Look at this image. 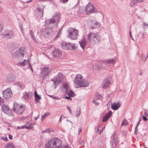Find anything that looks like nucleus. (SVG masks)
Instances as JSON below:
<instances>
[{
    "mask_svg": "<svg viewBox=\"0 0 148 148\" xmlns=\"http://www.w3.org/2000/svg\"><path fill=\"white\" fill-rule=\"evenodd\" d=\"M34 95L35 101L39 102V101L41 99V97L37 94L36 91H35Z\"/></svg>",
    "mask_w": 148,
    "mask_h": 148,
    "instance_id": "nucleus-25",
    "label": "nucleus"
},
{
    "mask_svg": "<svg viewBox=\"0 0 148 148\" xmlns=\"http://www.w3.org/2000/svg\"><path fill=\"white\" fill-rule=\"evenodd\" d=\"M30 34L31 38L33 39L34 41L35 42L36 40V39L35 38L34 36L33 32L32 30H31L30 31Z\"/></svg>",
    "mask_w": 148,
    "mask_h": 148,
    "instance_id": "nucleus-37",
    "label": "nucleus"
},
{
    "mask_svg": "<svg viewBox=\"0 0 148 148\" xmlns=\"http://www.w3.org/2000/svg\"><path fill=\"white\" fill-rule=\"evenodd\" d=\"M28 61L26 60H25L23 62H19L18 63V65L22 66H24L28 62Z\"/></svg>",
    "mask_w": 148,
    "mask_h": 148,
    "instance_id": "nucleus-30",
    "label": "nucleus"
},
{
    "mask_svg": "<svg viewBox=\"0 0 148 148\" xmlns=\"http://www.w3.org/2000/svg\"><path fill=\"white\" fill-rule=\"evenodd\" d=\"M53 138L50 139L45 144V148H55V144L54 145L53 143Z\"/></svg>",
    "mask_w": 148,
    "mask_h": 148,
    "instance_id": "nucleus-19",
    "label": "nucleus"
},
{
    "mask_svg": "<svg viewBox=\"0 0 148 148\" xmlns=\"http://www.w3.org/2000/svg\"><path fill=\"white\" fill-rule=\"evenodd\" d=\"M140 119H141V117H140V118L139 120V121H138V122L137 123V125H136V127H135V128H136H136H137V127H138V125H139V123H140Z\"/></svg>",
    "mask_w": 148,
    "mask_h": 148,
    "instance_id": "nucleus-57",
    "label": "nucleus"
},
{
    "mask_svg": "<svg viewBox=\"0 0 148 148\" xmlns=\"http://www.w3.org/2000/svg\"><path fill=\"white\" fill-rule=\"evenodd\" d=\"M50 132H51V131H50V129H46L45 130L42 131L41 132V133H49Z\"/></svg>",
    "mask_w": 148,
    "mask_h": 148,
    "instance_id": "nucleus-40",
    "label": "nucleus"
},
{
    "mask_svg": "<svg viewBox=\"0 0 148 148\" xmlns=\"http://www.w3.org/2000/svg\"><path fill=\"white\" fill-rule=\"evenodd\" d=\"M46 28L42 29V32L41 33V35L44 36H47L49 34L50 32L52 30V28L51 26L47 25L45 26Z\"/></svg>",
    "mask_w": 148,
    "mask_h": 148,
    "instance_id": "nucleus-10",
    "label": "nucleus"
},
{
    "mask_svg": "<svg viewBox=\"0 0 148 148\" xmlns=\"http://www.w3.org/2000/svg\"><path fill=\"white\" fill-rule=\"evenodd\" d=\"M15 76L14 75H9L7 78L6 81L8 82H13L15 79Z\"/></svg>",
    "mask_w": 148,
    "mask_h": 148,
    "instance_id": "nucleus-22",
    "label": "nucleus"
},
{
    "mask_svg": "<svg viewBox=\"0 0 148 148\" xmlns=\"http://www.w3.org/2000/svg\"><path fill=\"white\" fill-rule=\"evenodd\" d=\"M128 125V121L125 119L122 122L121 126L123 125Z\"/></svg>",
    "mask_w": 148,
    "mask_h": 148,
    "instance_id": "nucleus-35",
    "label": "nucleus"
},
{
    "mask_svg": "<svg viewBox=\"0 0 148 148\" xmlns=\"http://www.w3.org/2000/svg\"><path fill=\"white\" fill-rule=\"evenodd\" d=\"M64 87L65 88H68V85L67 84H64L63 85Z\"/></svg>",
    "mask_w": 148,
    "mask_h": 148,
    "instance_id": "nucleus-59",
    "label": "nucleus"
},
{
    "mask_svg": "<svg viewBox=\"0 0 148 148\" xmlns=\"http://www.w3.org/2000/svg\"><path fill=\"white\" fill-rule=\"evenodd\" d=\"M101 95H99L98 94H97L95 96V99L97 100H101Z\"/></svg>",
    "mask_w": 148,
    "mask_h": 148,
    "instance_id": "nucleus-38",
    "label": "nucleus"
},
{
    "mask_svg": "<svg viewBox=\"0 0 148 148\" xmlns=\"http://www.w3.org/2000/svg\"><path fill=\"white\" fill-rule=\"evenodd\" d=\"M112 111H109L106 114L105 116L109 119L110 116L112 115Z\"/></svg>",
    "mask_w": 148,
    "mask_h": 148,
    "instance_id": "nucleus-34",
    "label": "nucleus"
},
{
    "mask_svg": "<svg viewBox=\"0 0 148 148\" xmlns=\"http://www.w3.org/2000/svg\"><path fill=\"white\" fill-rule=\"evenodd\" d=\"M26 53V49L23 47L21 48L19 50L13 53L12 56L16 59L22 58L24 57V54Z\"/></svg>",
    "mask_w": 148,
    "mask_h": 148,
    "instance_id": "nucleus-4",
    "label": "nucleus"
},
{
    "mask_svg": "<svg viewBox=\"0 0 148 148\" xmlns=\"http://www.w3.org/2000/svg\"><path fill=\"white\" fill-rule=\"evenodd\" d=\"M92 102L93 103L95 104V105L96 106L99 105V103L96 102L95 101V100H93L92 101Z\"/></svg>",
    "mask_w": 148,
    "mask_h": 148,
    "instance_id": "nucleus-48",
    "label": "nucleus"
},
{
    "mask_svg": "<svg viewBox=\"0 0 148 148\" xmlns=\"http://www.w3.org/2000/svg\"><path fill=\"white\" fill-rule=\"evenodd\" d=\"M110 83V80L108 78H105L102 82V87L104 89H106L108 87Z\"/></svg>",
    "mask_w": 148,
    "mask_h": 148,
    "instance_id": "nucleus-14",
    "label": "nucleus"
},
{
    "mask_svg": "<svg viewBox=\"0 0 148 148\" xmlns=\"http://www.w3.org/2000/svg\"><path fill=\"white\" fill-rule=\"evenodd\" d=\"M33 93L31 92H27L26 91L23 93V97L26 100L30 99L32 97Z\"/></svg>",
    "mask_w": 148,
    "mask_h": 148,
    "instance_id": "nucleus-15",
    "label": "nucleus"
},
{
    "mask_svg": "<svg viewBox=\"0 0 148 148\" xmlns=\"http://www.w3.org/2000/svg\"><path fill=\"white\" fill-rule=\"evenodd\" d=\"M115 60L114 59H112L110 60H105L104 61V62L106 64H114V63L115 62Z\"/></svg>",
    "mask_w": 148,
    "mask_h": 148,
    "instance_id": "nucleus-26",
    "label": "nucleus"
},
{
    "mask_svg": "<svg viewBox=\"0 0 148 148\" xmlns=\"http://www.w3.org/2000/svg\"><path fill=\"white\" fill-rule=\"evenodd\" d=\"M71 97H69V96L68 97L66 96L64 98L68 100H71L72 99L71 98Z\"/></svg>",
    "mask_w": 148,
    "mask_h": 148,
    "instance_id": "nucleus-55",
    "label": "nucleus"
},
{
    "mask_svg": "<svg viewBox=\"0 0 148 148\" xmlns=\"http://www.w3.org/2000/svg\"><path fill=\"white\" fill-rule=\"evenodd\" d=\"M127 132L125 130H123L122 132V134H123V135H124L125 136H126V134Z\"/></svg>",
    "mask_w": 148,
    "mask_h": 148,
    "instance_id": "nucleus-53",
    "label": "nucleus"
},
{
    "mask_svg": "<svg viewBox=\"0 0 148 148\" xmlns=\"http://www.w3.org/2000/svg\"><path fill=\"white\" fill-rule=\"evenodd\" d=\"M25 110V108L22 105H20L16 102H14L13 108V111L17 114H21Z\"/></svg>",
    "mask_w": 148,
    "mask_h": 148,
    "instance_id": "nucleus-5",
    "label": "nucleus"
},
{
    "mask_svg": "<svg viewBox=\"0 0 148 148\" xmlns=\"http://www.w3.org/2000/svg\"><path fill=\"white\" fill-rule=\"evenodd\" d=\"M143 120L145 121H146L148 119L144 115H143Z\"/></svg>",
    "mask_w": 148,
    "mask_h": 148,
    "instance_id": "nucleus-50",
    "label": "nucleus"
},
{
    "mask_svg": "<svg viewBox=\"0 0 148 148\" xmlns=\"http://www.w3.org/2000/svg\"><path fill=\"white\" fill-rule=\"evenodd\" d=\"M62 80V74H59L57 75L56 78V81L54 82V84L55 85H58L61 82Z\"/></svg>",
    "mask_w": 148,
    "mask_h": 148,
    "instance_id": "nucleus-20",
    "label": "nucleus"
},
{
    "mask_svg": "<svg viewBox=\"0 0 148 148\" xmlns=\"http://www.w3.org/2000/svg\"><path fill=\"white\" fill-rule=\"evenodd\" d=\"M18 129H21L26 128L27 129H31L33 128V127L32 126H25V125H23L22 127L18 126L17 127Z\"/></svg>",
    "mask_w": 148,
    "mask_h": 148,
    "instance_id": "nucleus-28",
    "label": "nucleus"
},
{
    "mask_svg": "<svg viewBox=\"0 0 148 148\" xmlns=\"http://www.w3.org/2000/svg\"><path fill=\"white\" fill-rule=\"evenodd\" d=\"M78 143L80 145H82V146H84L85 144L84 141L81 140H78Z\"/></svg>",
    "mask_w": 148,
    "mask_h": 148,
    "instance_id": "nucleus-39",
    "label": "nucleus"
},
{
    "mask_svg": "<svg viewBox=\"0 0 148 148\" xmlns=\"http://www.w3.org/2000/svg\"><path fill=\"white\" fill-rule=\"evenodd\" d=\"M88 39L94 44H97L99 43L101 38L98 33L94 34L90 32L88 35Z\"/></svg>",
    "mask_w": 148,
    "mask_h": 148,
    "instance_id": "nucleus-3",
    "label": "nucleus"
},
{
    "mask_svg": "<svg viewBox=\"0 0 148 148\" xmlns=\"http://www.w3.org/2000/svg\"><path fill=\"white\" fill-rule=\"evenodd\" d=\"M61 45L62 48L64 50H67L73 51L76 49L77 46L75 44H73L71 43L62 42Z\"/></svg>",
    "mask_w": 148,
    "mask_h": 148,
    "instance_id": "nucleus-6",
    "label": "nucleus"
},
{
    "mask_svg": "<svg viewBox=\"0 0 148 148\" xmlns=\"http://www.w3.org/2000/svg\"><path fill=\"white\" fill-rule=\"evenodd\" d=\"M113 138V140L114 141V142L115 146H116L118 144V140L117 138L114 137V135Z\"/></svg>",
    "mask_w": 148,
    "mask_h": 148,
    "instance_id": "nucleus-36",
    "label": "nucleus"
},
{
    "mask_svg": "<svg viewBox=\"0 0 148 148\" xmlns=\"http://www.w3.org/2000/svg\"><path fill=\"white\" fill-rule=\"evenodd\" d=\"M61 33H59L57 32L56 36V37L55 38V39H56L60 37V35H61Z\"/></svg>",
    "mask_w": 148,
    "mask_h": 148,
    "instance_id": "nucleus-43",
    "label": "nucleus"
},
{
    "mask_svg": "<svg viewBox=\"0 0 148 148\" xmlns=\"http://www.w3.org/2000/svg\"><path fill=\"white\" fill-rule=\"evenodd\" d=\"M2 111L4 113L8 114L10 116H13L12 110L7 105L3 104L2 107Z\"/></svg>",
    "mask_w": 148,
    "mask_h": 148,
    "instance_id": "nucleus-9",
    "label": "nucleus"
},
{
    "mask_svg": "<svg viewBox=\"0 0 148 148\" xmlns=\"http://www.w3.org/2000/svg\"><path fill=\"white\" fill-rule=\"evenodd\" d=\"M102 130H99L98 128L97 129V131L98 132V134H101Z\"/></svg>",
    "mask_w": 148,
    "mask_h": 148,
    "instance_id": "nucleus-56",
    "label": "nucleus"
},
{
    "mask_svg": "<svg viewBox=\"0 0 148 148\" xmlns=\"http://www.w3.org/2000/svg\"><path fill=\"white\" fill-rule=\"evenodd\" d=\"M16 84H17V85L18 86H19L21 88H22L23 86L20 83V82H18V83H16Z\"/></svg>",
    "mask_w": 148,
    "mask_h": 148,
    "instance_id": "nucleus-47",
    "label": "nucleus"
},
{
    "mask_svg": "<svg viewBox=\"0 0 148 148\" xmlns=\"http://www.w3.org/2000/svg\"><path fill=\"white\" fill-rule=\"evenodd\" d=\"M3 97L5 100H8L11 97L12 93L10 90L7 89L3 92Z\"/></svg>",
    "mask_w": 148,
    "mask_h": 148,
    "instance_id": "nucleus-11",
    "label": "nucleus"
},
{
    "mask_svg": "<svg viewBox=\"0 0 148 148\" xmlns=\"http://www.w3.org/2000/svg\"><path fill=\"white\" fill-rule=\"evenodd\" d=\"M53 55L55 58H60L62 54L61 51L58 49H55L52 51Z\"/></svg>",
    "mask_w": 148,
    "mask_h": 148,
    "instance_id": "nucleus-16",
    "label": "nucleus"
},
{
    "mask_svg": "<svg viewBox=\"0 0 148 148\" xmlns=\"http://www.w3.org/2000/svg\"><path fill=\"white\" fill-rule=\"evenodd\" d=\"M69 97H73L75 96L74 93L71 90H70L69 92L67 93Z\"/></svg>",
    "mask_w": 148,
    "mask_h": 148,
    "instance_id": "nucleus-29",
    "label": "nucleus"
},
{
    "mask_svg": "<svg viewBox=\"0 0 148 148\" xmlns=\"http://www.w3.org/2000/svg\"><path fill=\"white\" fill-rule=\"evenodd\" d=\"M60 14L58 13H56L51 19L46 20L45 22V26L50 25L53 23H56L57 24L56 26L57 25L58 23L59 22L60 19Z\"/></svg>",
    "mask_w": 148,
    "mask_h": 148,
    "instance_id": "nucleus-2",
    "label": "nucleus"
},
{
    "mask_svg": "<svg viewBox=\"0 0 148 148\" xmlns=\"http://www.w3.org/2000/svg\"><path fill=\"white\" fill-rule=\"evenodd\" d=\"M69 0H60V1L64 4L66 3Z\"/></svg>",
    "mask_w": 148,
    "mask_h": 148,
    "instance_id": "nucleus-45",
    "label": "nucleus"
},
{
    "mask_svg": "<svg viewBox=\"0 0 148 148\" xmlns=\"http://www.w3.org/2000/svg\"><path fill=\"white\" fill-rule=\"evenodd\" d=\"M137 3L143 2L144 0H136Z\"/></svg>",
    "mask_w": 148,
    "mask_h": 148,
    "instance_id": "nucleus-58",
    "label": "nucleus"
},
{
    "mask_svg": "<svg viewBox=\"0 0 148 148\" xmlns=\"http://www.w3.org/2000/svg\"><path fill=\"white\" fill-rule=\"evenodd\" d=\"M3 27L1 24H0V32L2 30Z\"/></svg>",
    "mask_w": 148,
    "mask_h": 148,
    "instance_id": "nucleus-60",
    "label": "nucleus"
},
{
    "mask_svg": "<svg viewBox=\"0 0 148 148\" xmlns=\"http://www.w3.org/2000/svg\"><path fill=\"white\" fill-rule=\"evenodd\" d=\"M4 148H15V147L13 144L10 142L6 144Z\"/></svg>",
    "mask_w": 148,
    "mask_h": 148,
    "instance_id": "nucleus-27",
    "label": "nucleus"
},
{
    "mask_svg": "<svg viewBox=\"0 0 148 148\" xmlns=\"http://www.w3.org/2000/svg\"><path fill=\"white\" fill-rule=\"evenodd\" d=\"M109 119L106 117V116H104L103 118L102 121L103 122H106Z\"/></svg>",
    "mask_w": 148,
    "mask_h": 148,
    "instance_id": "nucleus-41",
    "label": "nucleus"
},
{
    "mask_svg": "<svg viewBox=\"0 0 148 148\" xmlns=\"http://www.w3.org/2000/svg\"><path fill=\"white\" fill-rule=\"evenodd\" d=\"M67 109L69 110L70 114H71L72 113L71 109L70 107L67 106L66 107Z\"/></svg>",
    "mask_w": 148,
    "mask_h": 148,
    "instance_id": "nucleus-49",
    "label": "nucleus"
},
{
    "mask_svg": "<svg viewBox=\"0 0 148 148\" xmlns=\"http://www.w3.org/2000/svg\"><path fill=\"white\" fill-rule=\"evenodd\" d=\"M44 6L42 4L38 5L36 8L37 10L40 13L39 16L40 18L43 16V9L44 8Z\"/></svg>",
    "mask_w": 148,
    "mask_h": 148,
    "instance_id": "nucleus-18",
    "label": "nucleus"
},
{
    "mask_svg": "<svg viewBox=\"0 0 148 148\" xmlns=\"http://www.w3.org/2000/svg\"><path fill=\"white\" fill-rule=\"evenodd\" d=\"M79 45L83 49H84L85 47L87 45L86 42L85 38H83L79 42Z\"/></svg>",
    "mask_w": 148,
    "mask_h": 148,
    "instance_id": "nucleus-21",
    "label": "nucleus"
},
{
    "mask_svg": "<svg viewBox=\"0 0 148 148\" xmlns=\"http://www.w3.org/2000/svg\"><path fill=\"white\" fill-rule=\"evenodd\" d=\"M51 71V69L49 67H44L43 68L42 71V76L44 78L48 75V74Z\"/></svg>",
    "mask_w": 148,
    "mask_h": 148,
    "instance_id": "nucleus-13",
    "label": "nucleus"
},
{
    "mask_svg": "<svg viewBox=\"0 0 148 148\" xmlns=\"http://www.w3.org/2000/svg\"><path fill=\"white\" fill-rule=\"evenodd\" d=\"M9 138L10 139H12V136L10 134H9Z\"/></svg>",
    "mask_w": 148,
    "mask_h": 148,
    "instance_id": "nucleus-64",
    "label": "nucleus"
},
{
    "mask_svg": "<svg viewBox=\"0 0 148 148\" xmlns=\"http://www.w3.org/2000/svg\"><path fill=\"white\" fill-rule=\"evenodd\" d=\"M3 37L11 38L13 36V32L11 30H5L2 34Z\"/></svg>",
    "mask_w": 148,
    "mask_h": 148,
    "instance_id": "nucleus-12",
    "label": "nucleus"
},
{
    "mask_svg": "<svg viewBox=\"0 0 148 148\" xmlns=\"http://www.w3.org/2000/svg\"><path fill=\"white\" fill-rule=\"evenodd\" d=\"M82 131V129L81 128H79L78 130V134H80Z\"/></svg>",
    "mask_w": 148,
    "mask_h": 148,
    "instance_id": "nucleus-61",
    "label": "nucleus"
},
{
    "mask_svg": "<svg viewBox=\"0 0 148 148\" xmlns=\"http://www.w3.org/2000/svg\"><path fill=\"white\" fill-rule=\"evenodd\" d=\"M68 31L69 34L68 36L71 39H75L79 36L78 31L75 29L70 28L69 29Z\"/></svg>",
    "mask_w": 148,
    "mask_h": 148,
    "instance_id": "nucleus-7",
    "label": "nucleus"
},
{
    "mask_svg": "<svg viewBox=\"0 0 148 148\" xmlns=\"http://www.w3.org/2000/svg\"><path fill=\"white\" fill-rule=\"evenodd\" d=\"M5 125L6 126H8L10 127L11 126V124L7 122H4Z\"/></svg>",
    "mask_w": 148,
    "mask_h": 148,
    "instance_id": "nucleus-44",
    "label": "nucleus"
},
{
    "mask_svg": "<svg viewBox=\"0 0 148 148\" xmlns=\"http://www.w3.org/2000/svg\"><path fill=\"white\" fill-rule=\"evenodd\" d=\"M49 112H46L45 114L42 116L41 118V121H43L45 118L47 116L49 115Z\"/></svg>",
    "mask_w": 148,
    "mask_h": 148,
    "instance_id": "nucleus-31",
    "label": "nucleus"
},
{
    "mask_svg": "<svg viewBox=\"0 0 148 148\" xmlns=\"http://www.w3.org/2000/svg\"><path fill=\"white\" fill-rule=\"evenodd\" d=\"M137 3L136 0H132L130 3V6L132 7Z\"/></svg>",
    "mask_w": 148,
    "mask_h": 148,
    "instance_id": "nucleus-32",
    "label": "nucleus"
},
{
    "mask_svg": "<svg viewBox=\"0 0 148 148\" xmlns=\"http://www.w3.org/2000/svg\"><path fill=\"white\" fill-rule=\"evenodd\" d=\"M53 141V144L54 145L55 144V148L56 147L57 148H59L62 144L61 141L58 138H54Z\"/></svg>",
    "mask_w": 148,
    "mask_h": 148,
    "instance_id": "nucleus-17",
    "label": "nucleus"
},
{
    "mask_svg": "<svg viewBox=\"0 0 148 148\" xmlns=\"http://www.w3.org/2000/svg\"><path fill=\"white\" fill-rule=\"evenodd\" d=\"M99 26V23L97 22H92L90 26V28L92 29H94L96 28H98Z\"/></svg>",
    "mask_w": 148,
    "mask_h": 148,
    "instance_id": "nucleus-24",
    "label": "nucleus"
},
{
    "mask_svg": "<svg viewBox=\"0 0 148 148\" xmlns=\"http://www.w3.org/2000/svg\"><path fill=\"white\" fill-rule=\"evenodd\" d=\"M144 114L145 116L148 117V110H147L145 111Z\"/></svg>",
    "mask_w": 148,
    "mask_h": 148,
    "instance_id": "nucleus-46",
    "label": "nucleus"
},
{
    "mask_svg": "<svg viewBox=\"0 0 148 148\" xmlns=\"http://www.w3.org/2000/svg\"><path fill=\"white\" fill-rule=\"evenodd\" d=\"M75 83L79 86L85 87L89 85V83L86 80H83L82 75L80 74H77L75 79Z\"/></svg>",
    "mask_w": 148,
    "mask_h": 148,
    "instance_id": "nucleus-1",
    "label": "nucleus"
},
{
    "mask_svg": "<svg viewBox=\"0 0 148 148\" xmlns=\"http://www.w3.org/2000/svg\"><path fill=\"white\" fill-rule=\"evenodd\" d=\"M134 133L135 135H137L138 133V131L137 128H135Z\"/></svg>",
    "mask_w": 148,
    "mask_h": 148,
    "instance_id": "nucleus-54",
    "label": "nucleus"
},
{
    "mask_svg": "<svg viewBox=\"0 0 148 148\" xmlns=\"http://www.w3.org/2000/svg\"><path fill=\"white\" fill-rule=\"evenodd\" d=\"M142 25L143 26V28L144 29V28H145V26H148V24H146L145 23H143Z\"/></svg>",
    "mask_w": 148,
    "mask_h": 148,
    "instance_id": "nucleus-52",
    "label": "nucleus"
},
{
    "mask_svg": "<svg viewBox=\"0 0 148 148\" xmlns=\"http://www.w3.org/2000/svg\"><path fill=\"white\" fill-rule=\"evenodd\" d=\"M29 67L30 68V69H31V70H32V72H33V69L32 68V65H31L29 63Z\"/></svg>",
    "mask_w": 148,
    "mask_h": 148,
    "instance_id": "nucleus-62",
    "label": "nucleus"
},
{
    "mask_svg": "<svg viewBox=\"0 0 148 148\" xmlns=\"http://www.w3.org/2000/svg\"><path fill=\"white\" fill-rule=\"evenodd\" d=\"M120 106L119 103H111V108L114 110H117L119 108Z\"/></svg>",
    "mask_w": 148,
    "mask_h": 148,
    "instance_id": "nucleus-23",
    "label": "nucleus"
},
{
    "mask_svg": "<svg viewBox=\"0 0 148 148\" xmlns=\"http://www.w3.org/2000/svg\"><path fill=\"white\" fill-rule=\"evenodd\" d=\"M4 103L3 99L0 97V106Z\"/></svg>",
    "mask_w": 148,
    "mask_h": 148,
    "instance_id": "nucleus-51",
    "label": "nucleus"
},
{
    "mask_svg": "<svg viewBox=\"0 0 148 148\" xmlns=\"http://www.w3.org/2000/svg\"><path fill=\"white\" fill-rule=\"evenodd\" d=\"M85 11L86 14H88L97 12L96 9L95 8L94 5L91 4H88L87 5L85 9Z\"/></svg>",
    "mask_w": 148,
    "mask_h": 148,
    "instance_id": "nucleus-8",
    "label": "nucleus"
},
{
    "mask_svg": "<svg viewBox=\"0 0 148 148\" xmlns=\"http://www.w3.org/2000/svg\"><path fill=\"white\" fill-rule=\"evenodd\" d=\"M1 138L2 140L6 141H8V140L7 137L5 136H4L1 137Z\"/></svg>",
    "mask_w": 148,
    "mask_h": 148,
    "instance_id": "nucleus-42",
    "label": "nucleus"
},
{
    "mask_svg": "<svg viewBox=\"0 0 148 148\" xmlns=\"http://www.w3.org/2000/svg\"><path fill=\"white\" fill-rule=\"evenodd\" d=\"M62 148H70V147H69L67 145H65L62 147Z\"/></svg>",
    "mask_w": 148,
    "mask_h": 148,
    "instance_id": "nucleus-63",
    "label": "nucleus"
},
{
    "mask_svg": "<svg viewBox=\"0 0 148 148\" xmlns=\"http://www.w3.org/2000/svg\"><path fill=\"white\" fill-rule=\"evenodd\" d=\"M75 116L76 117H78L81 114V111L79 109H77L75 112Z\"/></svg>",
    "mask_w": 148,
    "mask_h": 148,
    "instance_id": "nucleus-33",
    "label": "nucleus"
}]
</instances>
